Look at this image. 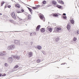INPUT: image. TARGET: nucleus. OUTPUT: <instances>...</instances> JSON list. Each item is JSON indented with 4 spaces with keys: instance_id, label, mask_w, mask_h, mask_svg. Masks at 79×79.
Wrapping results in <instances>:
<instances>
[{
    "instance_id": "nucleus-1",
    "label": "nucleus",
    "mask_w": 79,
    "mask_h": 79,
    "mask_svg": "<svg viewBox=\"0 0 79 79\" xmlns=\"http://www.w3.org/2000/svg\"><path fill=\"white\" fill-rule=\"evenodd\" d=\"M15 48V46L14 45H12L10 46H9L7 47V49L8 50H13V49H14Z\"/></svg>"
},
{
    "instance_id": "nucleus-2",
    "label": "nucleus",
    "mask_w": 79,
    "mask_h": 79,
    "mask_svg": "<svg viewBox=\"0 0 79 79\" xmlns=\"http://www.w3.org/2000/svg\"><path fill=\"white\" fill-rule=\"evenodd\" d=\"M33 56V52H30L28 53V54L27 55L28 58H31Z\"/></svg>"
},
{
    "instance_id": "nucleus-3",
    "label": "nucleus",
    "mask_w": 79,
    "mask_h": 79,
    "mask_svg": "<svg viewBox=\"0 0 79 79\" xmlns=\"http://www.w3.org/2000/svg\"><path fill=\"white\" fill-rule=\"evenodd\" d=\"M11 16L14 19H16V17L15 14L14 13H12Z\"/></svg>"
},
{
    "instance_id": "nucleus-4",
    "label": "nucleus",
    "mask_w": 79,
    "mask_h": 79,
    "mask_svg": "<svg viewBox=\"0 0 79 79\" xmlns=\"http://www.w3.org/2000/svg\"><path fill=\"white\" fill-rule=\"evenodd\" d=\"M40 19L42 20H43V21H45V17H44V16L42 15H40Z\"/></svg>"
},
{
    "instance_id": "nucleus-5",
    "label": "nucleus",
    "mask_w": 79,
    "mask_h": 79,
    "mask_svg": "<svg viewBox=\"0 0 79 79\" xmlns=\"http://www.w3.org/2000/svg\"><path fill=\"white\" fill-rule=\"evenodd\" d=\"M12 57L14 58H16L17 60H19L20 58V56H12Z\"/></svg>"
},
{
    "instance_id": "nucleus-6",
    "label": "nucleus",
    "mask_w": 79,
    "mask_h": 79,
    "mask_svg": "<svg viewBox=\"0 0 79 79\" xmlns=\"http://www.w3.org/2000/svg\"><path fill=\"white\" fill-rule=\"evenodd\" d=\"M15 6L16 8H19L21 7V5L18 4H16L15 5Z\"/></svg>"
},
{
    "instance_id": "nucleus-7",
    "label": "nucleus",
    "mask_w": 79,
    "mask_h": 79,
    "mask_svg": "<svg viewBox=\"0 0 79 79\" xmlns=\"http://www.w3.org/2000/svg\"><path fill=\"white\" fill-rule=\"evenodd\" d=\"M14 43L16 44H17L18 45V44H19V41L17 40H15L14 41Z\"/></svg>"
},
{
    "instance_id": "nucleus-8",
    "label": "nucleus",
    "mask_w": 79,
    "mask_h": 79,
    "mask_svg": "<svg viewBox=\"0 0 79 79\" xmlns=\"http://www.w3.org/2000/svg\"><path fill=\"white\" fill-rule=\"evenodd\" d=\"M40 27V25H39L38 26H37L36 29V31H39V30Z\"/></svg>"
},
{
    "instance_id": "nucleus-9",
    "label": "nucleus",
    "mask_w": 79,
    "mask_h": 79,
    "mask_svg": "<svg viewBox=\"0 0 79 79\" xmlns=\"http://www.w3.org/2000/svg\"><path fill=\"white\" fill-rule=\"evenodd\" d=\"M71 27V26L69 25V24L67 25V28L68 30H70V28Z\"/></svg>"
},
{
    "instance_id": "nucleus-10",
    "label": "nucleus",
    "mask_w": 79,
    "mask_h": 79,
    "mask_svg": "<svg viewBox=\"0 0 79 79\" xmlns=\"http://www.w3.org/2000/svg\"><path fill=\"white\" fill-rule=\"evenodd\" d=\"M61 30V27H58L56 29L57 32H60Z\"/></svg>"
},
{
    "instance_id": "nucleus-11",
    "label": "nucleus",
    "mask_w": 79,
    "mask_h": 79,
    "mask_svg": "<svg viewBox=\"0 0 79 79\" xmlns=\"http://www.w3.org/2000/svg\"><path fill=\"white\" fill-rule=\"evenodd\" d=\"M37 48L38 50H41V49H42V46H41L40 45H38L37 46Z\"/></svg>"
},
{
    "instance_id": "nucleus-12",
    "label": "nucleus",
    "mask_w": 79,
    "mask_h": 79,
    "mask_svg": "<svg viewBox=\"0 0 79 79\" xmlns=\"http://www.w3.org/2000/svg\"><path fill=\"white\" fill-rule=\"evenodd\" d=\"M40 31L41 32H44V31H45V30L44 28H42L40 29Z\"/></svg>"
},
{
    "instance_id": "nucleus-13",
    "label": "nucleus",
    "mask_w": 79,
    "mask_h": 79,
    "mask_svg": "<svg viewBox=\"0 0 79 79\" xmlns=\"http://www.w3.org/2000/svg\"><path fill=\"white\" fill-rule=\"evenodd\" d=\"M48 31H49L50 32H51L52 31V28H50L48 29Z\"/></svg>"
},
{
    "instance_id": "nucleus-14",
    "label": "nucleus",
    "mask_w": 79,
    "mask_h": 79,
    "mask_svg": "<svg viewBox=\"0 0 79 79\" xmlns=\"http://www.w3.org/2000/svg\"><path fill=\"white\" fill-rule=\"evenodd\" d=\"M52 4L55 5H56L57 2H56L55 1H52Z\"/></svg>"
},
{
    "instance_id": "nucleus-15",
    "label": "nucleus",
    "mask_w": 79,
    "mask_h": 79,
    "mask_svg": "<svg viewBox=\"0 0 79 79\" xmlns=\"http://www.w3.org/2000/svg\"><path fill=\"white\" fill-rule=\"evenodd\" d=\"M16 12H17V13H22V12H21V10H16Z\"/></svg>"
},
{
    "instance_id": "nucleus-16",
    "label": "nucleus",
    "mask_w": 79,
    "mask_h": 79,
    "mask_svg": "<svg viewBox=\"0 0 79 79\" xmlns=\"http://www.w3.org/2000/svg\"><path fill=\"white\" fill-rule=\"evenodd\" d=\"M53 16L54 17H57V16H58V15L57 14L55 13L53 15Z\"/></svg>"
},
{
    "instance_id": "nucleus-17",
    "label": "nucleus",
    "mask_w": 79,
    "mask_h": 79,
    "mask_svg": "<svg viewBox=\"0 0 79 79\" xmlns=\"http://www.w3.org/2000/svg\"><path fill=\"white\" fill-rule=\"evenodd\" d=\"M70 22L72 24H74V20L73 19L71 20Z\"/></svg>"
},
{
    "instance_id": "nucleus-18",
    "label": "nucleus",
    "mask_w": 79,
    "mask_h": 79,
    "mask_svg": "<svg viewBox=\"0 0 79 79\" xmlns=\"http://www.w3.org/2000/svg\"><path fill=\"white\" fill-rule=\"evenodd\" d=\"M31 18H32V16H31V15H28V19H31Z\"/></svg>"
},
{
    "instance_id": "nucleus-19",
    "label": "nucleus",
    "mask_w": 79,
    "mask_h": 79,
    "mask_svg": "<svg viewBox=\"0 0 79 79\" xmlns=\"http://www.w3.org/2000/svg\"><path fill=\"white\" fill-rule=\"evenodd\" d=\"M19 67V66L18 65H16L15 66L14 68V69H16V68H18Z\"/></svg>"
},
{
    "instance_id": "nucleus-20",
    "label": "nucleus",
    "mask_w": 79,
    "mask_h": 79,
    "mask_svg": "<svg viewBox=\"0 0 79 79\" xmlns=\"http://www.w3.org/2000/svg\"><path fill=\"white\" fill-rule=\"evenodd\" d=\"M56 7H57V8H61V6L60 5H57L56 6Z\"/></svg>"
},
{
    "instance_id": "nucleus-21",
    "label": "nucleus",
    "mask_w": 79,
    "mask_h": 79,
    "mask_svg": "<svg viewBox=\"0 0 79 79\" xmlns=\"http://www.w3.org/2000/svg\"><path fill=\"white\" fill-rule=\"evenodd\" d=\"M41 61L40 59H38L36 61L37 63H39Z\"/></svg>"
},
{
    "instance_id": "nucleus-22",
    "label": "nucleus",
    "mask_w": 79,
    "mask_h": 79,
    "mask_svg": "<svg viewBox=\"0 0 79 79\" xmlns=\"http://www.w3.org/2000/svg\"><path fill=\"white\" fill-rule=\"evenodd\" d=\"M4 65L6 67H8V64L7 63H5Z\"/></svg>"
},
{
    "instance_id": "nucleus-23",
    "label": "nucleus",
    "mask_w": 79,
    "mask_h": 79,
    "mask_svg": "<svg viewBox=\"0 0 79 79\" xmlns=\"http://www.w3.org/2000/svg\"><path fill=\"white\" fill-rule=\"evenodd\" d=\"M3 55H5L6 54V52L5 51H3Z\"/></svg>"
},
{
    "instance_id": "nucleus-24",
    "label": "nucleus",
    "mask_w": 79,
    "mask_h": 79,
    "mask_svg": "<svg viewBox=\"0 0 79 79\" xmlns=\"http://www.w3.org/2000/svg\"><path fill=\"white\" fill-rule=\"evenodd\" d=\"M28 8L29 10L30 11V12H31L32 11V9H31L29 7H28Z\"/></svg>"
},
{
    "instance_id": "nucleus-25",
    "label": "nucleus",
    "mask_w": 79,
    "mask_h": 79,
    "mask_svg": "<svg viewBox=\"0 0 79 79\" xmlns=\"http://www.w3.org/2000/svg\"><path fill=\"white\" fill-rule=\"evenodd\" d=\"M63 19H66V18H67V17H66V16H64L63 17Z\"/></svg>"
},
{
    "instance_id": "nucleus-26",
    "label": "nucleus",
    "mask_w": 79,
    "mask_h": 79,
    "mask_svg": "<svg viewBox=\"0 0 79 79\" xmlns=\"http://www.w3.org/2000/svg\"><path fill=\"white\" fill-rule=\"evenodd\" d=\"M1 55H3V52H0V56H1Z\"/></svg>"
},
{
    "instance_id": "nucleus-27",
    "label": "nucleus",
    "mask_w": 79,
    "mask_h": 79,
    "mask_svg": "<svg viewBox=\"0 0 79 79\" xmlns=\"http://www.w3.org/2000/svg\"><path fill=\"white\" fill-rule=\"evenodd\" d=\"M55 40H56V41H59V40H60V39H59V38H57L56 39H55Z\"/></svg>"
},
{
    "instance_id": "nucleus-28",
    "label": "nucleus",
    "mask_w": 79,
    "mask_h": 79,
    "mask_svg": "<svg viewBox=\"0 0 79 79\" xmlns=\"http://www.w3.org/2000/svg\"><path fill=\"white\" fill-rule=\"evenodd\" d=\"M43 4H45V3H46V1H43Z\"/></svg>"
},
{
    "instance_id": "nucleus-29",
    "label": "nucleus",
    "mask_w": 79,
    "mask_h": 79,
    "mask_svg": "<svg viewBox=\"0 0 79 79\" xmlns=\"http://www.w3.org/2000/svg\"><path fill=\"white\" fill-rule=\"evenodd\" d=\"M60 4H64V2H63V1H60Z\"/></svg>"
},
{
    "instance_id": "nucleus-30",
    "label": "nucleus",
    "mask_w": 79,
    "mask_h": 79,
    "mask_svg": "<svg viewBox=\"0 0 79 79\" xmlns=\"http://www.w3.org/2000/svg\"><path fill=\"white\" fill-rule=\"evenodd\" d=\"M77 40V39L76 38V37H74L73 38V40L74 41H76Z\"/></svg>"
},
{
    "instance_id": "nucleus-31",
    "label": "nucleus",
    "mask_w": 79,
    "mask_h": 79,
    "mask_svg": "<svg viewBox=\"0 0 79 79\" xmlns=\"http://www.w3.org/2000/svg\"><path fill=\"white\" fill-rule=\"evenodd\" d=\"M61 1V0H57V2H59V3H60V2Z\"/></svg>"
},
{
    "instance_id": "nucleus-32",
    "label": "nucleus",
    "mask_w": 79,
    "mask_h": 79,
    "mask_svg": "<svg viewBox=\"0 0 79 79\" xmlns=\"http://www.w3.org/2000/svg\"><path fill=\"white\" fill-rule=\"evenodd\" d=\"M9 60H13V58H12V57H9Z\"/></svg>"
},
{
    "instance_id": "nucleus-33",
    "label": "nucleus",
    "mask_w": 79,
    "mask_h": 79,
    "mask_svg": "<svg viewBox=\"0 0 79 79\" xmlns=\"http://www.w3.org/2000/svg\"><path fill=\"white\" fill-rule=\"evenodd\" d=\"M66 64V63H62L61 64V65H64V64Z\"/></svg>"
},
{
    "instance_id": "nucleus-34",
    "label": "nucleus",
    "mask_w": 79,
    "mask_h": 79,
    "mask_svg": "<svg viewBox=\"0 0 79 79\" xmlns=\"http://www.w3.org/2000/svg\"><path fill=\"white\" fill-rule=\"evenodd\" d=\"M6 76V74L5 73H4V74L3 75H2V77H3V76Z\"/></svg>"
},
{
    "instance_id": "nucleus-35",
    "label": "nucleus",
    "mask_w": 79,
    "mask_h": 79,
    "mask_svg": "<svg viewBox=\"0 0 79 79\" xmlns=\"http://www.w3.org/2000/svg\"><path fill=\"white\" fill-rule=\"evenodd\" d=\"M21 11H22V12H24V10L23 9H21Z\"/></svg>"
},
{
    "instance_id": "nucleus-36",
    "label": "nucleus",
    "mask_w": 79,
    "mask_h": 79,
    "mask_svg": "<svg viewBox=\"0 0 79 79\" xmlns=\"http://www.w3.org/2000/svg\"><path fill=\"white\" fill-rule=\"evenodd\" d=\"M77 34H79V30L77 31Z\"/></svg>"
},
{
    "instance_id": "nucleus-37",
    "label": "nucleus",
    "mask_w": 79,
    "mask_h": 79,
    "mask_svg": "<svg viewBox=\"0 0 79 79\" xmlns=\"http://www.w3.org/2000/svg\"><path fill=\"white\" fill-rule=\"evenodd\" d=\"M5 3L3 2L1 3V6H2L3 5V4H4Z\"/></svg>"
},
{
    "instance_id": "nucleus-38",
    "label": "nucleus",
    "mask_w": 79,
    "mask_h": 79,
    "mask_svg": "<svg viewBox=\"0 0 79 79\" xmlns=\"http://www.w3.org/2000/svg\"><path fill=\"white\" fill-rule=\"evenodd\" d=\"M40 5H39L37 6V8H39V7H40Z\"/></svg>"
},
{
    "instance_id": "nucleus-39",
    "label": "nucleus",
    "mask_w": 79,
    "mask_h": 79,
    "mask_svg": "<svg viewBox=\"0 0 79 79\" xmlns=\"http://www.w3.org/2000/svg\"><path fill=\"white\" fill-rule=\"evenodd\" d=\"M1 76H2V74L0 73V77H1Z\"/></svg>"
},
{
    "instance_id": "nucleus-40",
    "label": "nucleus",
    "mask_w": 79,
    "mask_h": 79,
    "mask_svg": "<svg viewBox=\"0 0 79 79\" xmlns=\"http://www.w3.org/2000/svg\"><path fill=\"white\" fill-rule=\"evenodd\" d=\"M33 10H35V9H36V7H33Z\"/></svg>"
},
{
    "instance_id": "nucleus-41",
    "label": "nucleus",
    "mask_w": 79,
    "mask_h": 79,
    "mask_svg": "<svg viewBox=\"0 0 79 79\" xmlns=\"http://www.w3.org/2000/svg\"><path fill=\"white\" fill-rule=\"evenodd\" d=\"M8 7L9 8H10L11 7V6H8Z\"/></svg>"
},
{
    "instance_id": "nucleus-42",
    "label": "nucleus",
    "mask_w": 79,
    "mask_h": 79,
    "mask_svg": "<svg viewBox=\"0 0 79 79\" xmlns=\"http://www.w3.org/2000/svg\"><path fill=\"white\" fill-rule=\"evenodd\" d=\"M63 15H64V16H65V15H66V14L65 13H64L63 14Z\"/></svg>"
},
{
    "instance_id": "nucleus-43",
    "label": "nucleus",
    "mask_w": 79,
    "mask_h": 79,
    "mask_svg": "<svg viewBox=\"0 0 79 79\" xmlns=\"http://www.w3.org/2000/svg\"><path fill=\"white\" fill-rule=\"evenodd\" d=\"M30 35H31H31H32V33H31Z\"/></svg>"
},
{
    "instance_id": "nucleus-44",
    "label": "nucleus",
    "mask_w": 79,
    "mask_h": 79,
    "mask_svg": "<svg viewBox=\"0 0 79 79\" xmlns=\"http://www.w3.org/2000/svg\"><path fill=\"white\" fill-rule=\"evenodd\" d=\"M2 14L0 13V15H2Z\"/></svg>"
}]
</instances>
